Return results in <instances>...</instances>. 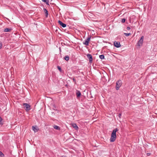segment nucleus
Segmentation results:
<instances>
[{
	"instance_id": "1",
	"label": "nucleus",
	"mask_w": 157,
	"mask_h": 157,
	"mask_svg": "<svg viewBox=\"0 0 157 157\" xmlns=\"http://www.w3.org/2000/svg\"><path fill=\"white\" fill-rule=\"evenodd\" d=\"M118 130V129L117 128H116L113 130L110 139V141L111 142H113L116 140L117 137L116 132Z\"/></svg>"
},
{
	"instance_id": "2",
	"label": "nucleus",
	"mask_w": 157,
	"mask_h": 157,
	"mask_svg": "<svg viewBox=\"0 0 157 157\" xmlns=\"http://www.w3.org/2000/svg\"><path fill=\"white\" fill-rule=\"evenodd\" d=\"M122 84V82L120 80H118L116 82V89L117 90H118Z\"/></svg>"
},
{
	"instance_id": "3",
	"label": "nucleus",
	"mask_w": 157,
	"mask_h": 157,
	"mask_svg": "<svg viewBox=\"0 0 157 157\" xmlns=\"http://www.w3.org/2000/svg\"><path fill=\"white\" fill-rule=\"evenodd\" d=\"M23 105L24 106V108L25 109L27 112L29 111L31 109L30 106L27 103H24L23 104Z\"/></svg>"
},
{
	"instance_id": "4",
	"label": "nucleus",
	"mask_w": 157,
	"mask_h": 157,
	"mask_svg": "<svg viewBox=\"0 0 157 157\" xmlns=\"http://www.w3.org/2000/svg\"><path fill=\"white\" fill-rule=\"evenodd\" d=\"M87 58L89 59V62L90 63H91L93 62V57L91 55L87 54L86 55Z\"/></svg>"
},
{
	"instance_id": "5",
	"label": "nucleus",
	"mask_w": 157,
	"mask_h": 157,
	"mask_svg": "<svg viewBox=\"0 0 157 157\" xmlns=\"http://www.w3.org/2000/svg\"><path fill=\"white\" fill-rule=\"evenodd\" d=\"M91 38V36L88 37L84 41L83 43L85 45H87L90 41Z\"/></svg>"
},
{
	"instance_id": "6",
	"label": "nucleus",
	"mask_w": 157,
	"mask_h": 157,
	"mask_svg": "<svg viewBox=\"0 0 157 157\" xmlns=\"http://www.w3.org/2000/svg\"><path fill=\"white\" fill-rule=\"evenodd\" d=\"M144 38V36H142L141 37L140 39L138 41V44L139 46H141L142 44L143 43Z\"/></svg>"
},
{
	"instance_id": "7",
	"label": "nucleus",
	"mask_w": 157,
	"mask_h": 157,
	"mask_svg": "<svg viewBox=\"0 0 157 157\" xmlns=\"http://www.w3.org/2000/svg\"><path fill=\"white\" fill-rule=\"evenodd\" d=\"M114 46L117 48H119L121 46V44L119 42L115 41L114 42Z\"/></svg>"
},
{
	"instance_id": "8",
	"label": "nucleus",
	"mask_w": 157,
	"mask_h": 157,
	"mask_svg": "<svg viewBox=\"0 0 157 157\" xmlns=\"http://www.w3.org/2000/svg\"><path fill=\"white\" fill-rule=\"evenodd\" d=\"M58 23L61 26L63 27L64 28L66 26V25L63 23L61 21L59 20L58 22Z\"/></svg>"
},
{
	"instance_id": "9",
	"label": "nucleus",
	"mask_w": 157,
	"mask_h": 157,
	"mask_svg": "<svg viewBox=\"0 0 157 157\" xmlns=\"http://www.w3.org/2000/svg\"><path fill=\"white\" fill-rule=\"evenodd\" d=\"M76 94L77 98H79L81 95V93L79 91L76 90Z\"/></svg>"
},
{
	"instance_id": "10",
	"label": "nucleus",
	"mask_w": 157,
	"mask_h": 157,
	"mask_svg": "<svg viewBox=\"0 0 157 157\" xmlns=\"http://www.w3.org/2000/svg\"><path fill=\"white\" fill-rule=\"evenodd\" d=\"M72 127L76 130H78V128L77 124H76L73 123L72 124Z\"/></svg>"
},
{
	"instance_id": "11",
	"label": "nucleus",
	"mask_w": 157,
	"mask_h": 157,
	"mask_svg": "<svg viewBox=\"0 0 157 157\" xmlns=\"http://www.w3.org/2000/svg\"><path fill=\"white\" fill-rule=\"evenodd\" d=\"M11 29H10L6 28L4 29V31L5 32H10L11 31Z\"/></svg>"
},
{
	"instance_id": "12",
	"label": "nucleus",
	"mask_w": 157,
	"mask_h": 157,
	"mask_svg": "<svg viewBox=\"0 0 157 157\" xmlns=\"http://www.w3.org/2000/svg\"><path fill=\"white\" fill-rule=\"evenodd\" d=\"M44 10L45 13V16L46 17H48V11L45 8L44 9Z\"/></svg>"
},
{
	"instance_id": "13",
	"label": "nucleus",
	"mask_w": 157,
	"mask_h": 157,
	"mask_svg": "<svg viewBox=\"0 0 157 157\" xmlns=\"http://www.w3.org/2000/svg\"><path fill=\"white\" fill-rule=\"evenodd\" d=\"M32 128L33 130L35 132H36L38 131V129L36 128H35L34 126H32Z\"/></svg>"
},
{
	"instance_id": "14",
	"label": "nucleus",
	"mask_w": 157,
	"mask_h": 157,
	"mask_svg": "<svg viewBox=\"0 0 157 157\" xmlns=\"http://www.w3.org/2000/svg\"><path fill=\"white\" fill-rule=\"evenodd\" d=\"M53 127L56 130H59L60 129V127L57 125H54Z\"/></svg>"
},
{
	"instance_id": "15",
	"label": "nucleus",
	"mask_w": 157,
	"mask_h": 157,
	"mask_svg": "<svg viewBox=\"0 0 157 157\" xmlns=\"http://www.w3.org/2000/svg\"><path fill=\"white\" fill-rule=\"evenodd\" d=\"M43 2H45L46 4L49 5V1L48 0H41Z\"/></svg>"
},
{
	"instance_id": "16",
	"label": "nucleus",
	"mask_w": 157,
	"mask_h": 157,
	"mask_svg": "<svg viewBox=\"0 0 157 157\" xmlns=\"http://www.w3.org/2000/svg\"><path fill=\"white\" fill-rule=\"evenodd\" d=\"M3 120L2 118L1 117H0V125H2L3 124V123L2 122Z\"/></svg>"
},
{
	"instance_id": "17",
	"label": "nucleus",
	"mask_w": 157,
	"mask_h": 157,
	"mask_svg": "<svg viewBox=\"0 0 157 157\" xmlns=\"http://www.w3.org/2000/svg\"><path fill=\"white\" fill-rule=\"evenodd\" d=\"M104 56L103 55H101L99 56V58L101 59H104Z\"/></svg>"
},
{
	"instance_id": "18",
	"label": "nucleus",
	"mask_w": 157,
	"mask_h": 157,
	"mask_svg": "<svg viewBox=\"0 0 157 157\" xmlns=\"http://www.w3.org/2000/svg\"><path fill=\"white\" fill-rule=\"evenodd\" d=\"M69 58L68 56H66L64 57V59L67 61L69 59Z\"/></svg>"
},
{
	"instance_id": "19",
	"label": "nucleus",
	"mask_w": 157,
	"mask_h": 157,
	"mask_svg": "<svg viewBox=\"0 0 157 157\" xmlns=\"http://www.w3.org/2000/svg\"><path fill=\"white\" fill-rule=\"evenodd\" d=\"M0 156L1 157H4V154L1 151H0Z\"/></svg>"
},
{
	"instance_id": "20",
	"label": "nucleus",
	"mask_w": 157,
	"mask_h": 157,
	"mask_svg": "<svg viewBox=\"0 0 157 157\" xmlns=\"http://www.w3.org/2000/svg\"><path fill=\"white\" fill-rule=\"evenodd\" d=\"M124 34L126 36H128L131 35V33H124Z\"/></svg>"
},
{
	"instance_id": "21",
	"label": "nucleus",
	"mask_w": 157,
	"mask_h": 157,
	"mask_svg": "<svg viewBox=\"0 0 157 157\" xmlns=\"http://www.w3.org/2000/svg\"><path fill=\"white\" fill-rule=\"evenodd\" d=\"M57 68L60 72H61L62 69H61V67L59 66H57Z\"/></svg>"
},
{
	"instance_id": "22",
	"label": "nucleus",
	"mask_w": 157,
	"mask_h": 157,
	"mask_svg": "<svg viewBox=\"0 0 157 157\" xmlns=\"http://www.w3.org/2000/svg\"><path fill=\"white\" fill-rule=\"evenodd\" d=\"M126 19L125 18H123L122 19L121 22L122 23H124Z\"/></svg>"
},
{
	"instance_id": "23",
	"label": "nucleus",
	"mask_w": 157,
	"mask_h": 157,
	"mask_svg": "<svg viewBox=\"0 0 157 157\" xmlns=\"http://www.w3.org/2000/svg\"><path fill=\"white\" fill-rule=\"evenodd\" d=\"M2 47V43L0 42V49Z\"/></svg>"
},
{
	"instance_id": "24",
	"label": "nucleus",
	"mask_w": 157,
	"mask_h": 157,
	"mask_svg": "<svg viewBox=\"0 0 157 157\" xmlns=\"http://www.w3.org/2000/svg\"><path fill=\"white\" fill-rule=\"evenodd\" d=\"M118 116H119V117L121 118V113H119L118 115Z\"/></svg>"
},
{
	"instance_id": "25",
	"label": "nucleus",
	"mask_w": 157,
	"mask_h": 157,
	"mask_svg": "<svg viewBox=\"0 0 157 157\" xmlns=\"http://www.w3.org/2000/svg\"><path fill=\"white\" fill-rule=\"evenodd\" d=\"M73 82H75V83H76V80L75 79V78H73Z\"/></svg>"
},
{
	"instance_id": "26",
	"label": "nucleus",
	"mask_w": 157,
	"mask_h": 157,
	"mask_svg": "<svg viewBox=\"0 0 157 157\" xmlns=\"http://www.w3.org/2000/svg\"><path fill=\"white\" fill-rule=\"evenodd\" d=\"M130 29V28L129 27H128L127 28V29L128 30H129Z\"/></svg>"
},
{
	"instance_id": "27",
	"label": "nucleus",
	"mask_w": 157,
	"mask_h": 157,
	"mask_svg": "<svg viewBox=\"0 0 157 157\" xmlns=\"http://www.w3.org/2000/svg\"><path fill=\"white\" fill-rule=\"evenodd\" d=\"M147 156H149L151 155V153H147Z\"/></svg>"
},
{
	"instance_id": "28",
	"label": "nucleus",
	"mask_w": 157,
	"mask_h": 157,
	"mask_svg": "<svg viewBox=\"0 0 157 157\" xmlns=\"http://www.w3.org/2000/svg\"><path fill=\"white\" fill-rule=\"evenodd\" d=\"M29 47H30V46L29 45H27V48H29Z\"/></svg>"
},
{
	"instance_id": "29",
	"label": "nucleus",
	"mask_w": 157,
	"mask_h": 157,
	"mask_svg": "<svg viewBox=\"0 0 157 157\" xmlns=\"http://www.w3.org/2000/svg\"><path fill=\"white\" fill-rule=\"evenodd\" d=\"M59 50H60V52H61V49H60Z\"/></svg>"
},
{
	"instance_id": "30",
	"label": "nucleus",
	"mask_w": 157,
	"mask_h": 157,
	"mask_svg": "<svg viewBox=\"0 0 157 157\" xmlns=\"http://www.w3.org/2000/svg\"><path fill=\"white\" fill-rule=\"evenodd\" d=\"M62 157H63V156H62Z\"/></svg>"
}]
</instances>
